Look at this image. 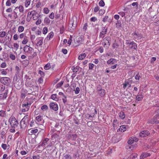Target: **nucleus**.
Instances as JSON below:
<instances>
[{"instance_id": "nucleus-57", "label": "nucleus", "mask_w": 159, "mask_h": 159, "mask_svg": "<svg viewBox=\"0 0 159 159\" xmlns=\"http://www.w3.org/2000/svg\"><path fill=\"white\" fill-rule=\"evenodd\" d=\"M12 14L13 15L14 19H16L18 17V16L17 15V13H16V12H13L12 13Z\"/></svg>"}, {"instance_id": "nucleus-1", "label": "nucleus", "mask_w": 159, "mask_h": 159, "mask_svg": "<svg viewBox=\"0 0 159 159\" xmlns=\"http://www.w3.org/2000/svg\"><path fill=\"white\" fill-rule=\"evenodd\" d=\"M31 103L27 102H25V101L23 102L21 106V110L23 112H26L28 111L29 109Z\"/></svg>"}, {"instance_id": "nucleus-46", "label": "nucleus", "mask_w": 159, "mask_h": 159, "mask_svg": "<svg viewBox=\"0 0 159 159\" xmlns=\"http://www.w3.org/2000/svg\"><path fill=\"white\" fill-rule=\"evenodd\" d=\"M75 91V94H78L79 93L80 91V89L79 87H77L76 88L75 90H74Z\"/></svg>"}, {"instance_id": "nucleus-41", "label": "nucleus", "mask_w": 159, "mask_h": 159, "mask_svg": "<svg viewBox=\"0 0 159 159\" xmlns=\"http://www.w3.org/2000/svg\"><path fill=\"white\" fill-rule=\"evenodd\" d=\"M53 36V33L52 32H50L47 36V38H48L49 40L52 38Z\"/></svg>"}, {"instance_id": "nucleus-31", "label": "nucleus", "mask_w": 159, "mask_h": 159, "mask_svg": "<svg viewBox=\"0 0 159 159\" xmlns=\"http://www.w3.org/2000/svg\"><path fill=\"white\" fill-rule=\"evenodd\" d=\"M24 30V28L22 26H20L18 27V31L19 33H21Z\"/></svg>"}, {"instance_id": "nucleus-49", "label": "nucleus", "mask_w": 159, "mask_h": 159, "mask_svg": "<svg viewBox=\"0 0 159 159\" xmlns=\"http://www.w3.org/2000/svg\"><path fill=\"white\" fill-rule=\"evenodd\" d=\"M141 78V76L139 73L137 74L135 76V78L136 80H139Z\"/></svg>"}, {"instance_id": "nucleus-54", "label": "nucleus", "mask_w": 159, "mask_h": 159, "mask_svg": "<svg viewBox=\"0 0 159 159\" xmlns=\"http://www.w3.org/2000/svg\"><path fill=\"white\" fill-rule=\"evenodd\" d=\"M25 36V34L24 33H21L20 34L19 37L20 39H22L24 38Z\"/></svg>"}, {"instance_id": "nucleus-3", "label": "nucleus", "mask_w": 159, "mask_h": 159, "mask_svg": "<svg viewBox=\"0 0 159 159\" xmlns=\"http://www.w3.org/2000/svg\"><path fill=\"white\" fill-rule=\"evenodd\" d=\"M30 46L25 45L23 48L24 52L28 54H31L34 51V48Z\"/></svg>"}, {"instance_id": "nucleus-52", "label": "nucleus", "mask_w": 159, "mask_h": 159, "mask_svg": "<svg viewBox=\"0 0 159 159\" xmlns=\"http://www.w3.org/2000/svg\"><path fill=\"white\" fill-rule=\"evenodd\" d=\"M10 57L12 60H14L16 59V57L14 55L11 53L10 55Z\"/></svg>"}, {"instance_id": "nucleus-53", "label": "nucleus", "mask_w": 159, "mask_h": 159, "mask_svg": "<svg viewBox=\"0 0 159 159\" xmlns=\"http://www.w3.org/2000/svg\"><path fill=\"white\" fill-rule=\"evenodd\" d=\"M129 85V83L128 82H125V83L123 84V88L125 89L126 87L127 86H128Z\"/></svg>"}, {"instance_id": "nucleus-15", "label": "nucleus", "mask_w": 159, "mask_h": 159, "mask_svg": "<svg viewBox=\"0 0 159 159\" xmlns=\"http://www.w3.org/2000/svg\"><path fill=\"white\" fill-rule=\"evenodd\" d=\"M133 34L134 37L137 39H140L142 37V36L141 34H137L135 32Z\"/></svg>"}, {"instance_id": "nucleus-20", "label": "nucleus", "mask_w": 159, "mask_h": 159, "mask_svg": "<svg viewBox=\"0 0 159 159\" xmlns=\"http://www.w3.org/2000/svg\"><path fill=\"white\" fill-rule=\"evenodd\" d=\"M39 17V14L34 11V12L33 13V15L32 16L31 18H32L34 20H36Z\"/></svg>"}, {"instance_id": "nucleus-29", "label": "nucleus", "mask_w": 159, "mask_h": 159, "mask_svg": "<svg viewBox=\"0 0 159 159\" xmlns=\"http://www.w3.org/2000/svg\"><path fill=\"white\" fill-rule=\"evenodd\" d=\"M51 98L53 100L57 101L58 100V98H57V95L56 94H52L51 96Z\"/></svg>"}, {"instance_id": "nucleus-33", "label": "nucleus", "mask_w": 159, "mask_h": 159, "mask_svg": "<svg viewBox=\"0 0 159 159\" xmlns=\"http://www.w3.org/2000/svg\"><path fill=\"white\" fill-rule=\"evenodd\" d=\"M44 21V23H46L48 25L49 24L50 22V20L47 17L45 18Z\"/></svg>"}, {"instance_id": "nucleus-9", "label": "nucleus", "mask_w": 159, "mask_h": 159, "mask_svg": "<svg viewBox=\"0 0 159 159\" xmlns=\"http://www.w3.org/2000/svg\"><path fill=\"white\" fill-rule=\"evenodd\" d=\"M50 107L54 111H57L58 109V105L54 102H51L50 104Z\"/></svg>"}, {"instance_id": "nucleus-64", "label": "nucleus", "mask_w": 159, "mask_h": 159, "mask_svg": "<svg viewBox=\"0 0 159 159\" xmlns=\"http://www.w3.org/2000/svg\"><path fill=\"white\" fill-rule=\"evenodd\" d=\"M2 159H10V158L7 157V155L4 154L3 155Z\"/></svg>"}, {"instance_id": "nucleus-23", "label": "nucleus", "mask_w": 159, "mask_h": 159, "mask_svg": "<svg viewBox=\"0 0 159 159\" xmlns=\"http://www.w3.org/2000/svg\"><path fill=\"white\" fill-rule=\"evenodd\" d=\"M159 111L157 112V113L154 116V117L156 121V124L159 123V108L158 109Z\"/></svg>"}, {"instance_id": "nucleus-4", "label": "nucleus", "mask_w": 159, "mask_h": 159, "mask_svg": "<svg viewBox=\"0 0 159 159\" xmlns=\"http://www.w3.org/2000/svg\"><path fill=\"white\" fill-rule=\"evenodd\" d=\"M10 123L11 126L14 128L17 127L19 124L18 121L13 116H11L10 117Z\"/></svg>"}, {"instance_id": "nucleus-5", "label": "nucleus", "mask_w": 159, "mask_h": 159, "mask_svg": "<svg viewBox=\"0 0 159 159\" xmlns=\"http://www.w3.org/2000/svg\"><path fill=\"white\" fill-rule=\"evenodd\" d=\"M42 146H46L45 148H48V147H51L52 146L50 142L49 141V139L47 138H46L43 140L42 143Z\"/></svg>"}, {"instance_id": "nucleus-50", "label": "nucleus", "mask_w": 159, "mask_h": 159, "mask_svg": "<svg viewBox=\"0 0 159 159\" xmlns=\"http://www.w3.org/2000/svg\"><path fill=\"white\" fill-rule=\"evenodd\" d=\"M63 84V81H61L59 82L56 85L57 88H58L60 87H61V86Z\"/></svg>"}, {"instance_id": "nucleus-48", "label": "nucleus", "mask_w": 159, "mask_h": 159, "mask_svg": "<svg viewBox=\"0 0 159 159\" xmlns=\"http://www.w3.org/2000/svg\"><path fill=\"white\" fill-rule=\"evenodd\" d=\"M49 11V9L47 7H45L43 9L44 13L46 14H48Z\"/></svg>"}, {"instance_id": "nucleus-16", "label": "nucleus", "mask_w": 159, "mask_h": 159, "mask_svg": "<svg viewBox=\"0 0 159 159\" xmlns=\"http://www.w3.org/2000/svg\"><path fill=\"white\" fill-rule=\"evenodd\" d=\"M15 85L17 88V89H20L22 85L21 80H19L15 83Z\"/></svg>"}, {"instance_id": "nucleus-47", "label": "nucleus", "mask_w": 159, "mask_h": 159, "mask_svg": "<svg viewBox=\"0 0 159 159\" xmlns=\"http://www.w3.org/2000/svg\"><path fill=\"white\" fill-rule=\"evenodd\" d=\"M64 157L65 159H71V157L69 154H66L64 156Z\"/></svg>"}, {"instance_id": "nucleus-24", "label": "nucleus", "mask_w": 159, "mask_h": 159, "mask_svg": "<svg viewBox=\"0 0 159 159\" xmlns=\"http://www.w3.org/2000/svg\"><path fill=\"white\" fill-rule=\"evenodd\" d=\"M138 155L136 153H132L129 156V159H137Z\"/></svg>"}, {"instance_id": "nucleus-2", "label": "nucleus", "mask_w": 159, "mask_h": 159, "mask_svg": "<svg viewBox=\"0 0 159 159\" xmlns=\"http://www.w3.org/2000/svg\"><path fill=\"white\" fill-rule=\"evenodd\" d=\"M125 44L129 48L136 49L137 46L136 43L134 41H130L129 40H126Z\"/></svg>"}, {"instance_id": "nucleus-39", "label": "nucleus", "mask_w": 159, "mask_h": 159, "mask_svg": "<svg viewBox=\"0 0 159 159\" xmlns=\"http://www.w3.org/2000/svg\"><path fill=\"white\" fill-rule=\"evenodd\" d=\"M34 11H29L27 14V16L31 17L33 15L34 13Z\"/></svg>"}, {"instance_id": "nucleus-38", "label": "nucleus", "mask_w": 159, "mask_h": 159, "mask_svg": "<svg viewBox=\"0 0 159 159\" xmlns=\"http://www.w3.org/2000/svg\"><path fill=\"white\" fill-rule=\"evenodd\" d=\"M1 74L4 75H6L7 74V72L6 71V70L2 69L1 70Z\"/></svg>"}, {"instance_id": "nucleus-63", "label": "nucleus", "mask_w": 159, "mask_h": 159, "mask_svg": "<svg viewBox=\"0 0 159 159\" xmlns=\"http://www.w3.org/2000/svg\"><path fill=\"white\" fill-rule=\"evenodd\" d=\"M49 17L51 19H53L54 18V14L52 12L49 15Z\"/></svg>"}, {"instance_id": "nucleus-13", "label": "nucleus", "mask_w": 159, "mask_h": 159, "mask_svg": "<svg viewBox=\"0 0 159 159\" xmlns=\"http://www.w3.org/2000/svg\"><path fill=\"white\" fill-rule=\"evenodd\" d=\"M20 125L21 128H24L26 127V124L25 122V120L24 118L21 120L20 122Z\"/></svg>"}, {"instance_id": "nucleus-22", "label": "nucleus", "mask_w": 159, "mask_h": 159, "mask_svg": "<svg viewBox=\"0 0 159 159\" xmlns=\"http://www.w3.org/2000/svg\"><path fill=\"white\" fill-rule=\"evenodd\" d=\"M7 91L6 92L0 94L1 96V99L4 100L7 97Z\"/></svg>"}, {"instance_id": "nucleus-12", "label": "nucleus", "mask_w": 159, "mask_h": 159, "mask_svg": "<svg viewBox=\"0 0 159 159\" xmlns=\"http://www.w3.org/2000/svg\"><path fill=\"white\" fill-rule=\"evenodd\" d=\"M111 40V38L110 37H106L104 39V45H106L107 43L108 44L109 46L110 44V41Z\"/></svg>"}, {"instance_id": "nucleus-37", "label": "nucleus", "mask_w": 159, "mask_h": 159, "mask_svg": "<svg viewBox=\"0 0 159 159\" xmlns=\"http://www.w3.org/2000/svg\"><path fill=\"white\" fill-rule=\"evenodd\" d=\"M41 108L42 110L44 111L47 110L48 108V107L47 105H44L41 107Z\"/></svg>"}, {"instance_id": "nucleus-60", "label": "nucleus", "mask_w": 159, "mask_h": 159, "mask_svg": "<svg viewBox=\"0 0 159 159\" xmlns=\"http://www.w3.org/2000/svg\"><path fill=\"white\" fill-rule=\"evenodd\" d=\"M131 5L133 7L135 6L136 7H138L139 4L137 2H134L132 3Z\"/></svg>"}, {"instance_id": "nucleus-51", "label": "nucleus", "mask_w": 159, "mask_h": 159, "mask_svg": "<svg viewBox=\"0 0 159 159\" xmlns=\"http://www.w3.org/2000/svg\"><path fill=\"white\" fill-rule=\"evenodd\" d=\"M99 5L100 6L103 7L105 5V3L103 0H101L99 3Z\"/></svg>"}, {"instance_id": "nucleus-34", "label": "nucleus", "mask_w": 159, "mask_h": 159, "mask_svg": "<svg viewBox=\"0 0 159 159\" xmlns=\"http://www.w3.org/2000/svg\"><path fill=\"white\" fill-rule=\"evenodd\" d=\"M119 116L122 119H124L125 117V113L123 112L122 111L120 112L119 114Z\"/></svg>"}, {"instance_id": "nucleus-36", "label": "nucleus", "mask_w": 159, "mask_h": 159, "mask_svg": "<svg viewBox=\"0 0 159 159\" xmlns=\"http://www.w3.org/2000/svg\"><path fill=\"white\" fill-rule=\"evenodd\" d=\"M27 92H26L25 90L22 91L21 94V97L22 98H25Z\"/></svg>"}, {"instance_id": "nucleus-44", "label": "nucleus", "mask_w": 159, "mask_h": 159, "mask_svg": "<svg viewBox=\"0 0 159 159\" xmlns=\"http://www.w3.org/2000/svg\"><path fill=\"white\" fill-rule=\"evenodd\" d=\"M133 140H133L132 137H131L128 141V143L129 144H132L134 142Z\"/></svg>"}, {"instance_id": "nucleus-43", "label": "nucleus", "mask_w": 159, "mask_h": 159, "mask_svg": "<svg viewBox=\"0 0 159 159\" xmlns=\"http://www.w3.org/2000/svg\"><path fill=\"white\" fill-rule=\"evenodd\" d=\"M50 68V64L49 63H47L44 66V69L45 70H48Z\"/></svg>"}, {"instance_id": "nucleus-7", "label": "nucleus", "mask_w": 159, "mask_h": 159, "mask_svg": "<svg viewBox=\"0 0 159 159\" xmlns=\"http://www.w3.org/2000/svg\"><path fill=\"white\" fill-rule=\"evenodd\" d=\"M107 28L106 27H103L102 28V30L99 34V37L103 39L105 36V35L107 33Z\"/></svg>"}, {"instance_id": "nucleus-19", "label": "nucleus", "mask_w": 159, "mask_h": 159, "mask_svg": "<svg viewBox=\"0 0 159 159\" xmlns=\"http://www.w3.org/2000/svg\"><path fill=\"white\" fill-rule=\"evenodd\" d=\"M147 123L148 124H153L154 123H156V119H154L153 117L152 119H149L148 120Z\"/></svg>"}, {"instance_id": "nucleus-32", "label": "nucleus", "mask_w": 159, "mask_h": 159, "mask_svg": "<svg viewBox=\"0 0 159 159\" xmlns=\"http://www.w3.org/2000/svg\"><path fill=\"white\" fill-rule=\"evenodd\" d=\"M19 11L21 13H23L24 11V7L22 5H20L19 7H17Z\"/></svg>"}, {"instance_id": "nucleus-21", "label": "nucleus", "mask_w": 159, "mask_h": 159, "mask_svg": "<svg viewBox=\"0 0 159 159\" xmlns=\"http://www.w3.org/2000/svg\"><path fill=\"white\" fill-rule=\"evenodd\" d=\"M87 54L85 53H83L79 55L78 59L79 60H82L84 59L86 57Z\"/></svg>"}, {"instance_id": "nucleus-62", "label": "nucleus", "mask_w": 159, "mask_h": 159, "mask_svg": "<svg viewBox=\"0 0 159 159\" xmlns=\"http://www.w3.org/2000/svg\"><path fill=\"white\" fill-rule=\"evenodd\" d=\"M116 26L117 28H120L121 27V25L120 24V23L118 21V22L116 24Z\"/></svg>"}, {"instance_id": "nucleus-59", "label": "nucleus", "mask_w": 159, "mask_h": 159, "mask_svg": "<svg viewBox=\"0 0 159 159\" xmlns=\"http://www.w3.org/2000/svg\"><path fill=\"white\" fill-rule=\"evenodd\" d=\"M97 18L96 17H92L90 19V21H93V22H95V21H97Z\"/></svg>"}, {"instance_id": "nucleus-56", "label": "nucleus", "mask_w": 159, "mask_h": 159, "mask_svg": "<svg viewBox=\"0 0 159 159\" xmlns=\"http://www.w3.org/2000/svg\"><path fill=\"white\" fill-rule=\"evenodd\" d=\"M0 67L2 68H5L6 67V63L5 62H2L1 65Z\"/></svg>"}, {"instance_id": "nucleus-25", "label": "nucleus", "mask_w": 159, "mask_h": 159, "mask_svg": "<svg viewBox=\"0 0 159 159\" xmlns=\"http://www.w3.org/2000/svg\"><path fill=\"white\" fill-rule=\"evenodd\" d=\"M83 36H81L80 37H77L76 39H75L74 42L75 43H78L80 42V41H82L83 39Z\"/></svg>"}, {"instance_id": "nucleus-28", "label": "nucleus", "mask_w": 159, "mask_h": 159, "mask_svg": "<svg viewBox=\"0 0 159 159\" xmlns=\"http://www.w3.org/2000/svg\"><path fill=\"white\" fill-rule=\"evenodd\" d=\"M126 125H124L120 126V128L119 129V130L120 131L124 132L125 130H126Z\"/></svg>"}, {"instance_id": "nucleus-30", "label": "nucleus", "mask_w": 159, "mask_h": 159, "mask_svg": "<svg viewBox=\"0 0 159 159\" xmlns=\"http://www.w3.org/2000/svg\"><path fill=\"white\" fill-rule=\"evenodd\" d=\"M143 96L142 95H138L136 96V99L138 101H140L142 100Z\"/></svg>"}, {"instance_id": "nucleus-27", "label": "nucleus", "mask_w": 159, "mask_h": 159, "mask_svg": "<svg viewBox=\"0 0 159 159\" xmlns=\"http://www.w3.org/2000/svg\"><path fill=\"white\" fill-rule=\"evenodd\" d=\"M59 137L58 135L56 133L53 134L52 136V140H55V141L58 140Z\"/></svg>"}, {"instance_id": "nucleus-35", "label": "nucleus", "mask_w": 159, "mask_h": 159, "mask_svg": "<svg viewBox=\"0 0 159 159\" xmlns=\"http://www.w3.org/2000/svg\"><path fill=\"white\" fill-rule=\"evenodd\" d=\"M31 0H26L25 3V6L26 7H28L30 4Z\"/></svg>"}, {"instance_id": "nucleus-42", "label": "nucleus", "mask_w": 159, "mask_h": 159, "mask_svg": "<svg viewBox=\"0 0 159 159\" xmlns=\"http://www.w3.org/2000/svg\"><path fill=\"white\" fill-rule=\"evenodd\" d=\"M38 131V129H33L30 130V133H31V134H32L37 133Z\"/></svg>"}, {"instance_id": "nucleus-61", "label": "nucleus", "mask_w": 159, "mask_h": 159, "mask_svg": "<svg viewBox=\"0 0 159 159\" xmlns=\"http://www.w3.org/2000/svg\"><path fill=\"white\" fill-rule=\"evenodd\" d=\"M89 70H92L94 67V65L92 63H89Z\"/></svg>"}, {"instance_id": "nucleus-14", "label": "nucleus", "mask_w": 159, "mask_h": 159, "mask_svg": "<svg viewBox=\"0 0 159 159\" xmlns=\"http://www.w3.org/2000/svg\"><path fill=\"white\" fill-rule=\"evenodd\" d=\"M150 156V154L149 153L147 152L143 153L140 156V159H144V158H145L149 156Z\"/></svg>"}, {"instance_id": "nucleus-11", "label": "nucleus", "mask_w": 159, "mask_h": 159, "mask_svg": "<svg viewBox=\"0 0 159 159\" xmlns=\"http://www.w3.org/2000/svg\"><path fill=\"white\" fill-rule=\"evenodd\" d=\"M97 90L98 91V94L101 97H103L104 96L105 94V91L104 89L98 87Z\"/></svg>"}, {"instance_id": "nucleus-40", "label": "nucleus", "mask_w": 159, "mask_h": 159, "mask_svg": "<svg viewBox=\"0 0 159 159\" xmlns=\"http://www.w3.org/2000/svg\"><path fill=\"white\" fill-rule=\"evenodd\" d=\"M6 34V33L5 31H2L0 32V37L1 38L4 37Z\"/></svg>"}, {"instance_id": "nucleus-8", "label": "nucleus", "mask_w": 159, "mask_h": 159, "mask_svg": "<svg viewBox=\"0 0 159 159\" xmlns=\"http://www.w3.org/2000/svg\"><path fill=\"white\" fill-rule=\"evenodd\" d=\"M36 122L37 124L40 125H42L44 123V120L43 119L42 116H38L36 118Z\"/></svg>"}, {"instance_id": "nucleus-26", "label": "nucleus", "mask_w": 159, "mask_h": 159, "mask_svg": "<svg viewBox=\"0 0 159 159\" xmlns=\"http://www.w3.org/2000/svg\"><path fill=\"white\" fill-rule=\"evenodd\" d=\"M28 38L27 36H25L22 41L21 43L23 44H26L28 43Z\"/></svg>"}, {"instance_id": "nucleus-18", "label": "nucleus", "mask_w": 159, "mask_h": 159, "mask_svg": "<svg viewBox=\"0 0 159 159\" xmlns=\"http://www.w3.org/2000/svg\"><path fill=\"white\" fill-rule=\"evenodd\" d=\"M44 38L43 37H40L38 38V40L37 43V45L39 46L42 45L43 44V41Z\"/></svg>"}, {"instance_id": "nucleus-17", "label": "nucleus", "mask_w": 159, "mask_h": 159, "mask_svg": "<svg viewBox=\"0 0 159 159\" xmlns=\"http://www.w3.org/2000/svg\"><path fill=\"white\" fill-rule=\"evenodd\" d=\"M117 60L114 58H111L107 62L108 64H112L117 62Z\"/></svg>"}, {"instance_id": "nucleus-45", "label": "nucleus", "mask_w": 159, "mask_h": 159, "mask_svg": "<svg viewBox=\"0 0 159 159\" xmlns=\"http://www.w3.org/2000/svg\"><path fill=\"white\" fill-rule=\"evenodd\" d=\"M48 31V29L46 27H44L43 30V34H46Z\"/></svg>"}, {"instance_id": "nucleus-55", "label": "nucleus", "mask_w": 159, "mask_h": 159, "mask_svg": "<svg viewBox=\"0 0 159 159\" xmlns=\"http://www.w3.org/2000/svg\"><path fill=\"white\" fill-rule=\"evenodd\" d=\"M42 21L40 19H38L36 22V24L38 25L41 23Z\"/></svg>"}, {"instance_id": "nucleus-6", "label": "nucleus", "mask_w": 159, "mask_h": 159, "mask_svg": "<svg viewBox=\"0 0 159 159\" xmlns=\"http://www.w3.org/2000/svg\"><path fill=\"white\" fill-rule=\"evenodd\" d=\"M10 79L7 77H2L0 79V81L2 83L5 85L8 84L10 81Z\"/></svg>"}, {"instance_id": "nucleus-58", "label": "nucleus", "mask_w": 159, "mask_h": 159, "mask_svg": "<svg viewBox=\"0 0 159 159\" xmlns=\"http://www.w3.org/2000/svg\"><path fill=\"white\" fill-rule=\"evenodd\" d=\"M13 38L14 40H16L18 39L19 38V36L17 34H15L14 35Z\"/></svg>"}, {"instance_id": "nucleus-10", "label": "nucleus", "mask_w": 159, "mask_h": 159, "mask_svg": "<svg viewBox=\"0 0 159 159\" xmlns=\"http://www.w3.org/2000/svg\"><path fill=\"white\" fill-rule=\"evenodd\" d=\"M149 134L150 133L147 130H143L139 133V136L142 137H146L149 135Z\"/></svg>"}]
</instances>
